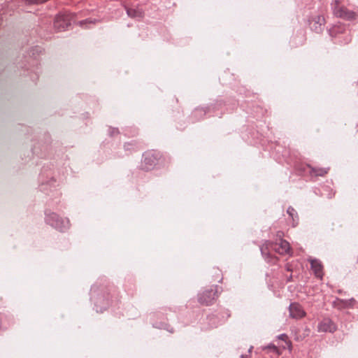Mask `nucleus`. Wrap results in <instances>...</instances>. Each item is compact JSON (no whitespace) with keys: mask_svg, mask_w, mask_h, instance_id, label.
Here are the masks:
<instances>
[{"mask_svg":"<svg viewBox=\"0 0 358 358\" xmlns=\"http://www.w3.org/2000/svg\"><path fill=\"white\" fill-rule=\"evenodd\" d=\"M278 236H279V237L281 238L282 236V233L278 232ZM271 250H274L280 255H285L289 254V252H291V248L289 243L287 241L280 238L279 243L276 242L273 243L269 241H266L261 247L262 253L264 256L268 257L270 255Z\"/></svg>","mask_w":358,"mask_h":358,"instance_id":"obj_1","label":"nucleus"},{"mask_svg":"<svg viewBox=\"0 0 358 358\" xmlns=\"http://www.w3.org/2000/svg\"><path fill=\"white\" fill-rule=\"evenodd\" d=\"M217 298V286L210 287L201 292L198 296L199 302L205 306L212 304Z\"/></svg>","mask_w":358,"mask_h":358,"instance_id":"obj_2","label":"nucleus"},{"mask_svg":"<svg viewBox=\"0 0 358 358\" xmlns=\"http://www.w3.org/2000/svg\"><path fill=\"white\" fill-rule=\"evenodd\" d=\"M334 13L335 15L341 18L352 20L355 19L356 13L346 8L344 6H340V2L338 0L334 1Z\"/></svg>","mask_w":358,"mask_h":358,"instance_id":"obj_3","label":"nucleus"},{"mask_svg":"<svg viewBox=\"0 0 358 358\" xmlns=\"http://www.w3.org/2000/svg\"><path fill=\"white\" fill-rule=\"evenodd\" d=\"M73 15L71 13H64L57 17L54 22V27L59 31H64L73 20Z\"/></svg>","mask_w":358,"mask_h":358,"instance_id":"obj_4","label":"nucleus"},{"mask_svg":"<svg viewBox=\"0 0 358 358\" xmlns=\"http://www.w3.org/2000/svg\"><path fill=\"white\" fill-rule=\"evenodd\" d=\"M289 312L290 317L300 320L306 315L303 307L298 303H292L289 305Z\"/></svg>","mask_w":358,"mask_h":358,"instance_id":"obj_5","label":"nucleus"},{"mask_svg":"<svg viewBox=\"0 0 358 358\" xmlns=\"http://www.w3.org/2000/svg\"><path fill=\"white\" fill-rule=\"evenodd\" d=\"M324 22V17L322 15L313 16L310 20V27L315 32L319 33L322 30Z\"/></svg>","mask_w":358,"mask_h":358,"instance_id":"obj_6","label":"nucleus"},{"mask_svg":"<svg viewBox=\"0 0 358 358\" xmlns=\"http://www.w3.org/2000/svg\"><path fill=\"white\" fill-rule=\"evenodd\" d=\"M317 329L320 332H334L336 326L330 319L324 318L319 323Z\"/></svg>","mask_w":358,"mask_h":358,"instance_id":"obj_7","label":"nucleus"},{"mask_svg":"<svg viewBox=\"0 0 358 358\" xmlns=\"http://www.w3.org/2000/svg\"><path fill=\"white\" fill-rule=\"evenodd\" d=\"M307 168L308 169V173L310 176H321L324 177L325 176L329 171V168H324V167H313L310 165H307Z\"/></svg>","mask_w":358,"mask_h":358,"instance_id":"obj_8","label":"nucleus"},{"mask_svg":"<svg viewBox=\"0 0 358 358\" xmlns=\"http://www.w3.org/2000/svg\"><path fill=\"white\" fill-rule=\"evenodd\" d=\"M310 263L315 276L322 278L323 276V266L321 262L317 259H310Z\"/></svg>","mask_w":358,"mask_h":358,"instance_id":"obj_9","label":"nucleus"},{"mask_svg":"<svg viewBox=\"0 0 358 358\" xmlns=\"http://www.w3.org/2000/svg\"><path fill=\"white\" fill-rule=\"evenodd\" d=\"M127 15L132 18H142L143 16L142 10L139 9L127 8Z\"/></svg>","mask_w":358,"mask_h":358,"instance_id":"obj_10","label":"nucleus"},{"mask_svg":"<svg viewBox=\"0 0 358 358\" xmlns=\"http://www.w3.org/2000/svg\"><path fill=\"white\" fill-rule=\"evenodd\" d=\"M287 213L293 221L292 226L296 227V225L297 224L296 218V219L298 218L297 213H296V210L292 207H289L287 210Z\"/></svg>","mask_w":358,"mask_h":358,"instance_id":"obj_11","label":"nucleus"},{"mask_svg":"<svg viewBox=\"0 0 358 358\" xmlns=\"http://www.w3.org/2000/svg\"><path fill=\"white\" fill-rule=\"evenodd\" d=\"M278 338L280 340L283 341L285 343V345H283L282 348L285 349L286 348H288L289 350L292 349V343L288 339V336L286 334H281L278 336Z\"/></svg>","mask_w":358,"mask_h":358,"instance_id":"obj_12","label":"nucleus"},{"mask_svg":"<svg viewBox=\"0 0 358 358\" xmlns=\"http://www.w3.org/2000/svg\"><path fill=\"white\" fill-rule=\"evenodd\" d=\"M264 349L271 350V352L275 353L277 356H279L281 354V352H280L278 347H276L275 345H273V344L268 345V346L265 347Z\"/></svg>","mask_w":358,"mask_h":358,"instance_id":"obj_13","label":"nucleus"},{"mask_svg":"<svg viewBox=\"0 0 358 358\" xmlns=\"http://www.w3.org/2000/svg\"><path fill=\"white\" fill-rule=\"evenodd\" d=\"M3 316L0 313V330L3 328Z\"/></svg>","mask_w":358,"mask_h":358,"instance_id":"obj_14","label":"nucleus"},{"mask_svg":"<svg viewBox=\"0 0 358 358\" xmlns=\"http://www.w3.org/2000/svg\"><path fill=\"white\" fill-rule=\"evenodd\" d=\"M286 269L288 271H292V268H291V265L289 264H287L286 265Z\"/></svg>","mask_w":358,"mask_h":358,"instance_id":"obj_15","label":"nucleus"},{"mask_svg":"<svg viewBox=\"0 0 358 358\" xmlns=\"http://www.w3.org/2000/svg\"><path fill=\"white\" fill-rule=\"evenodd\" d=\"M150 159V157H146L145 158V162L146 163H148V162Z\"/></svg>","mask_w":358,"mask_h":358,"instance_id":"obj_16","label":"nucleus"},{"mask_svg":"<svg viewBox=\"0 0 358 358\" xmlns=\"http://www.w3.org/2000/svg\"><path fill=\"white\" fill-rule=\"evenodd\" d=\"M83 23H86V22H85V21H80V22H79L80 25H82Z\"/></svg>","mask_w":358,"mask_h":358,"instance_id":"obj_17","label":"nucleus"},{"mask_svg":"<svg viewBox=\"0 0 358 358\" xmlns=\"http://www.w3.org/2000/svg\"><path fill=\"white\" fill-rule=\"evenodd\" d=\"M252 349V347H250V349H249V352L250 353L251 350Z\"/></svg>","mask_w":358,"mask_h":358,"instance_id":"obj_18","label":"nucleus"},{"mask_svg":"<svg viewBox=\"0 0 358 358\" xmlns=\"http://www.w3.org/2000/svg\"><path fill=\"white\" fill-rule=\"evenodd\" d=\"M291 278H292V275L289 276V278L288 279V280H290Z\"/></svg>","mask_w":358,"mask_h":358,"instance_id":"obj_19","label":"nucleus"}]
</instances>
